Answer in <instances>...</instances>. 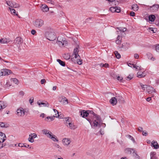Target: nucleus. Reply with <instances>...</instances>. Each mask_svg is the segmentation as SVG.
<instances>
[{
	"instance_id": "obj_1",
	"label": "nucleus",
	"mask_w": 159,
	"mask_h": 159,
	"mask_svg": "<svg viewBox=\"0 0 159 159\" xmlns=\"http://www.w3.org/2000/svg\"><path fill=\"white\" fill-rule=\"evenodd\" d=\"M89 115V114L93 115V118L92 120L88 118H86V120L90 123L91 126L93 128H95L98 127L100 128L102 124V121L100 116L94 113L92 111L88 110Z\"/></svg>"
},
{
	"instance_id": "obj_2",
	"label": "nucleus",
	"mask_w": 159,
	"mask_h": 159,
	"mask_svg": "<svg viewBox=\"0 0 159 159\" xmlns=\"http://www.w3.org/2000/svg\"><path fill=\"white\" fill-rule=\"evenodd\" d=\"M57 43L60 47H64L68 44L66 38L61 36L58 37Z\"/></svg>"
},
{
	"instance_id": "obj_3",
	"label": "nucleus",
	"mask_w": 159,
	"mask_h": 159,
	"mask_svg": "<svg viewBox=\"0 0 159 159\" xmlns=\"http://www.w3.org/2000/svg\"><path fill=\"white\" fill-rule=\"evenodd\" d=\"M45 35L47 38L50 41H53L57 38L56 35L53 31L46 32L45 33Z\"/></svg>"
},
{
	"instance_id": "obj_4",
	"label": "nucleus",
	"mask_w": 159,
	"mask_h": 159,
	"mask_svg": "<svg viewBox=\"0 0 159 159\" xmlns=\"http://www.w3.org/2000/svg\"><path fill=\"white\" fill-rule=\"evenodd\" d=\"M6 139L5 134L2 132H0V149L2 148L5 145L3 143Z\"/></svg>"
},
{
	"instance_id": "obj_5",
	"label": "nucleus",
	"mask_w": 159,
	"mask_h": 159,
	"mask_svg": "<svg viewBox=\"0 0 159 159\" xmlns=\"http://www.w3.org/2000/svg\"><path fill=\"white\" fill-rule=\"evenodd\" d=\"M78 49L77 48H75L74 49L73 52V53L72 55V57H74L75 58H77V63L79 65H81L82 64V61L79 59L80 58V56L78 55Z\"/></svg>"
},
{
	"instance_id": "obj_6",
	"label": "nucleus",
	"mask_w": 159,
	"mask_h": 159,
	"mask_svg": "<svg viewBox=\"0 0 159 159\" xmlns=\"http://www.w3.org/2000/svg\"><path fill=\"white\" fill-rule=\"evenodd\" d=\"M34 25L37 28L41 27L43 24V21L40 19H37L34 23Z\"/></svg>"
},
{
	"instance_id": "obj_7",
	"label": "nucleus",
	"mask_w": 159,
	"mask_h": 159,
	"mask_svg": "<svg viewBox=\"0 0 159 159\" xmlns=\"http://www.w3.org/2000/svg\"><path fill=\"white\" fill-rule=\"evenodd\" d=\"M16 111L17 115L19 116H24L26 112L25 110L22 107H20Z\"/></svg>"
},
{
	"instance_id": "obj_8",
	"label": "nucleus",
	"mask_w": 159,
	"mask_h": 159,
	"mask_svg": "<svg viewBox=\"0 0 159 159\" xmlns=\"http://www.w3.org/2000/svg\"><path fill=\"white\" fill-rule=\"evenodd\" d=\"M11 71L8 69H2L1 71L0 75L1 76L9 75L11 73Z\"/></svg>"
},
{
	"instance_id": "obj_9",
	"label": "nucleus",
	"mask_w": 159,
	"mask_h": 159,
	"mask_svg": "<svg viewBox=\"0 0 159 159\" xmlns=\"http://www.w3.org/2000/svg\"><path fill=\"white\" fill-rule=\"evenodd\" d=\"M116 98L115 97H112L110 100V102L111 104L113 105H116L117 102V100H119V99H120V98H122V97L121 96H116Z\"/></svg>"
},
{
	"instance_id": "obj_10",
	"label": "nucleus",
	"mask_w": 159,
	"mask_h": 159,
	"mask_svg": "<svg viewBox=\"0 0 159 159\" xmlns=\"http://www.w3.org/2000/svg\"><path fill=\"white\" fill-rule=\"evenodd\" d=\"M14 42L17 46H20L23 43V40L21 38L18 37L15 39Z\"/></svg>"
},
{
	"instance_id": "obj_11",
	"label": "nucleus",
	"mask_w": 159,
	"mask_h": 159,
	"mask_svg": "<svg viewBox=\"0 0 159 159\" xmlns=\"http://www.w3.org/2000/svg\"><path fill=\"white\" fill-rule=\"evenodd\" d=\"M147 91L149 94H152L155 93V89L152 86H148L147 87Z\"/></svg>"
},
{
	"instance_id": "obj_12",
	"label": "nucleus",
	"mask_w": 159,
	"mask_h": 159,
	"mask_svg": "<svg viewBox=\"0 0 159 159\" xmlns=\"http://www.w3.org/2000/svg\"><path fill=\"white\" fill-rule=\"evenodd\" d=\"M159 7L158 5H154L150 7V9L151 11L155 12L157 11Z\"/></svg>"
},
{
	"instance_id": "obj_13",
	"label": "nucleus",
	"mask_w": 159,
	"mask_h": 159,
	"mask_svg": "<svg viewBox=\"0 0 159 159\" xmlns=\"http://www.w3.org/2000/svg\"><path fill=\"white\" fill-rule=\"evenodd\" d=\"M80 115L82 117L84 118L89 116V113L87 111L83 110L80 111Z\"/></svg>"
},
{
	"instance_id": "obj_14",
	"label": "nucleus",
	"mask_w": 159,
	"mask_h": 159,
	"mask_svg": "<svg viewBox=\"0 0 159 159\" xmlns=\"http://www.w3.org/2000/svg\"><path fill=\"white\" fill-rule=\"evenodd\" d=\"M151 146L153 147L156 149H157L159 148V145L156 141H153L152 142Z\"/></svg>"
},
{
	"instance_id": "obj_15",
	"label": "nucleus",
	"mask_w": 159,
	"mask_h": 159,
	"mask_svg": "<svg viewBox=\"0 0 159 159\" xmlns=\"http://www.w3.org/2000/svg\"><path fill=\"white\" fill-rule=\"evenodd\" d=\"M42 133L43 134L46 135L48 137L49 136V134L51 135L52 134V133L49 130L46 129H44L42 130Z\"/></svg>"
},
{
	"instance_id": "obj_16",
	"label": "nucleus",
	"mask_w": 159,
	"mask_h": 159,
	"mask_svg": "<svg viewBox=\"0 0 159 159\" xmlns=\"http://www.w3.org/2000/svg\"><path fill=\"white\" fill-rule=\"evenodd\" d=\"M9 39L3 38L0 39V43H8L10 41Z\"/></svg>"
},
{
	"instance_id": "obj_17",
	"label": "nucleus",
	"mask_w": 159,
	"mask_h": 159,
	"mask_svg": "<svg viewBox=\"0 0 159 159\" xmlns=\"http://www.w3.org/2000/svg\"><path fill=\"white\" fill-rule=\"evenodd\" d=\"M62 142L64 145H68L70 143L71 141L68 139L64 138L62 140Z\"/></svg>"
},
{
	"instance_id": "obj_18",
	"label": "nucleus",
	"mask_w": 159,
	"mask_h": 159,
	"mask_svg": "<svg viewBox=\"0 0 159 159\" xmlns=\"http://www.w3.org/2000/svg\"><path fill=\"white\" fill-rule=\"evenodd\" d=\"M64 124L67 127H68V123L71 122L70 118L69 117L64 118Z\"/></svg>"
},
{
	"instance_id": "obj_19",
	"label": "nucleus",
	"mask_w": 159,
	"mask_h": 159,
	"mask_svg": "<svg viewBox=\"0 0 159 159\" xmlns=\"http://www.w3.org/2000/svg\"><path fill=\"white\" fill-rule=\"evenodd\" d=\"M57 117V114H55V116H54L53 117L52 116H48L45 119V120L47 121L48 122H50L52 121L54 119V117Z\"/></svg>"
},
{
	"instance_id": "obj_20",
	"label": "nucleus",
	"mask_w": 159,
	"mask_h": 159,
	"mask_svg": "<svg viewBox=\"0 0 159 159\" xmlns=\"http://www.w3.org/2000/svg\"><path fill=\"white\" fill-rule=\"evenodd\" d=\"M49 136H48V138L51 139L53 141H56L57 142L58 141V140L56 137L55 135L51 134V135L49 134Z\"/></svg>"
},
{
	"instance_id": "obj_21",
	"label": "nucleus",
	"mask_w": 159,
	"mask_h": 159,
	"mask_svg": "<svg viewBox=\"0 0 159 159\" xmlns=\"http://www.w3.org/2000/svg\"><path fill=\"white\" fill-rule=\"evenodd\" d=\"M150 159H158V157L156 156V153L155 152L150 153Z\"/></svg>"
},
{
	"instance_id": "obj_22",
	"label": "nucleus",
	"mask_w": 159,
	"mask_h": 159,
	"mask_svg": "<svg viewBox=\"0 0 159 159\" xmlns=\"http://www.w3.org/2000/svg\"><path fill=\"white\" fill-rule=\"evenodd\" d=\"M41 8L43 12H46L49 10V8L46 5H42Z\"/></svg>"
},
{
	"instance_id": "obj_23",
	"label": "nucleus",
	"mask_w": 159,
	"mask_h": 159,
	"mask_svg": "<svg viewBox=\"0 0 159 159\" xmlns=\"http://www.w3.org/2000/svg\"><path fill=\"white\" fill-rule=\"evenodd\" d=\"M129 47V44L127 43H125L122 44L121 48L123 49L124 50H126Z\"/></svg>"
},
{
	"instance_id": "obj_24",
	"label": "nucleus",
	"mask_w": 159,
	"mask_h": 159,
	"mask_svg": "<svg viewBox=\"0 0 159 159\" xmlns=\"http://www.w3.org/2000/svg\"><path fill=\"white\" fill-rule=\"evenodd\" d=\"M68 127L70 128L71 129H75L77 128V127L74 125L73 123H68Z\"/></svg>"
},
{
	"instance_id": "obj_25",
	"label": "nucleus",
	"mask_w": 159,
	"mask_h": 159,
	"mask_svg": "<svg viewBox=\"0 0 159 159\" xmlns=\"http://www.w3.org/2000/svg\"><path fill=\"white\" fill-rule=\"evenodd\" d=\"M134 151V149L131 148H126L125 149V152L126 153L131 154L132 152Z\"/></svg>"
},
{
	"instance_id": "obj_26",
	"label": "nucleus",
	"mask_w": 159,
	"mask_h": 159,
	"mask_svg": "<svg viewBox=\"0 0 159 159\" xmlns=\"http://www.w3.org/2000/svg\"><path fill=\"white\" fill-rule=\"evenodd\" d=\"M8 126L9 125L7 123L2 122H0V126L2 128H7L8 127Z\"/></svg>"
},
{
	"instance_id": "obj_27",
	"label": "nucleus",
	"mask_w": 159,
	"mask_h": 159,
	"mask_svg": "<svg viewBox=\"0 0 159 159\" xmlns=\"http://www.w3.org/2000/svg\"><path fill=\"white\" fill-rule=\"evenodd\" d=\"M137 77L138 78H143L145 76V73L143 72L142 73L140 72H139L137 73Z\"/></svg>"
},
{
	"instance_id": "obj_28",
	"label": "nucleus",
	"mask_w": 159,
	"mask_h": 159,
	"mask_svg": "<svg viewBox=\"0 0 159 159\" xmlns=\"http://www.w3.org/2000/svg\"><path fill=\"white\" fill-rule=\"evenodd\" d=\"M15 2H14L11 1H8L7 2V4L10 7H11L13 8V7H14V4Z\"/></svg>"
},
{
	"instance_id": "obj_29",
	"label": "nucleus",
	"mask_w": 159,
	"mask_h": 159,
	"mask_svg": "<svg viewBox=\"0 0 159 159\" xmlns=\"http://www.w3.org/2000/svg\"><path fill=\"white\" fill-rule=\"evenodd\" d=\"M6 106L5 105L4 102L2 101H0V110L5 108Z\"/></svg>"
},
{
	"instance_id": "obj_30",
	"label": "nucleus",
	"mask_w": 159,
	"mask_h": 159,
	"mask_svg": "<svg viewBox=\"0 0 159 159\" xmlns=\"http://www.w3.org/2000/svg\"><path fill=\"white\" fill-rule=\"evenodd\" d=\"M155 19V17L154 15H151L149 16V19L151 21H154Z\"/></svg>"
},
{
	"instance_id": "obj_31",
	"label": "nucleus",
	"mask_w": 159,
	"mask_h": 159,
	"mask_svg": "<svg viewBox=\"0 0 159 159\" xmlns=\"http://www.w3.org/2000/svg\"><path fill=\"white\" fill-rule=\"evenodd\" d=\"M38 104L39 105H40L41 104L43 105V106L44 107L47 106L48 107L49 106V104L48 102H41L40 103L39 102H37Z\"/></svg>"
},
{
	"instance_id": "obj_32",
	"label": "nucleus",
	"mask_w": 159,
	"mask_h": 159,
	"mask_svg": "<svg viewBox=\"0 0 159 159\" xmlns=\"http://www.w3.org/2000/svg\"><path fill=\"white\" fill-rule=\"evenodd\" d=\"M132 9L134 11H137L139 9V7L137 4H133L132 6Z\"/></svg>"
},
{
	"instance_id": "obj_33",
	"label": "nucleus",
	"mask_w": 159,
	"mask_h": 159,
	"mask_svg": "<svg viewBox=\"0 0 159 159\" xmlns=\"http://www.w3.org/2000/svg\"><path fill=\"white\" fill-rule=\"evenodd\" d=\"M133 156L134 157V159H140V157L134 151L133 153Z\"/></svg>"
},
{
	"instance_id": "obj_34",
	"label": "nucleus",
	"mask_w": 159,
	"mask_h": 159,
	"mask_svg": "<svg viewBox=\"0 0 159 159\" xmlns=\"http://www.w3.org/2000/svg\"><path fill=\"white\" fill-rule=\"evenodd\" d=\"M28 140L30 143H32L34 142V138L32 136V134H30L29 135V137L28 139Z\"/></svg>"
},
{
	"instance_id": "obj_35",
	"label": "nucleus",
	"mask_w": 159,
	"mask_h": 159,
	"mask_svg": "<svg viewBox=\"0 0 159 159\" xmlns=\"http://www.w3.org/2000/svg\"><path fill=\"white\" fill-rule=\"evenodd\" d=\"M147 55L148 58V59H150L151 60H152L153 61L154 60L155 58H153L152 57V55L150 53H148L147 54Z\"/></svg>"
},
{
	"instance_id": "obj_36",
	"label": "nucleus",
	"mask_w": 159,
	"mask_h": 159,
	"mask_svg": "<svg viewBox=\"0 0 159 159\" xmlns=\"http://www.w3.org/2000/svg\"><path fill=\"white\" fill-rule=\"evenodd\" d=\"M63 57L66 60L69 59L70 58V55L68 53L64 54H63Z\"/></svg>"
},
{
	"instance_id": "obj_37",
	"label": "nucleus",
	"mask_w": 159,
	"mask_h": 159,
	"mask_svg": "<svg viewBox=\"0 0 159 159\" xmlns=\"http://www.w3.org/2000/svg\"><path fill=\"white\" fill-rule=\"evenodd\" d=\"M25 143H19L18 144V146L20 147H25V148H29V147L30 145L28 144H27V145H25ZM26 145V144H25Z\"/></svg>"
},
{
	"instance_id": "obj_38",
	"label": "nucleus",
	"mask_w": 159,
	"mask_h": 159,
	"mask_svg": "<svg viewBox=\"0 0 159 159\" xmlns=\"http://www.w3.org/2000/svg\"><path fill=\"white\" fill-rule=\"evenodd\" d=\"M57 61L58 62L59 64L62 66H65V62L61 61V60L59 59H57Z\"/></svg>"
},
{
	"instance_id": "obj_39",
	"label": "nucleus",
	"mask_w": 159,
	"mask_h": 159,
	"mask_svg": "<svg viewBox=\"0 0 159 159\" xmlns=\"http://www.w3.org/2000/svg\"><path fill=\"white\" fill-rule=\"evenodd\" d=\"M114 53L115 55V56L117 58L119 59L120 58V55L118 52V51H115L114 52Z\"/></svg>"
},
{
	"instance_id": "obj_40",
	"label": "nucleus",
	"mask_w": 159,
	"mask_h": 159,
	"mask_svg": "<svg viewBox=\"0 0 159 159\" xmlns=\"http://www.w3.org/2000/svg\"><path fill=\"white\" fill-rule=\"evenodd\" d=\"M128 138L130 139H131L134 143H135V139L131 135L128 134L126 136Z\"/></svg>"
},
{
	"instance_id": "obj_41",
	"label": "nucleus",
	"mask_w": 159,
	"mask_h": 159,
	"mask_svg": "<svg viewBox=\"0 0 159 159\" xmlns=\"http://www.w3.org/2000/svg\"><path fill=\"white\" fill-rule=\"evenodd\" d=\"M10 9L11 11L12 14H13L14 15L17 16L18 14L16 13V11L14 9H11V8H9Z\"/></svg>"
},
{
	"instance_id": "obj_42",
	"label": "nucleus",
	"mask_w": 159,
	"mask_h": 159,
	"mask_svg": "<svg viewBox=\"0 0 159 159\" xmlns=\"http://www.w3.org/2000/svg\"><path fill=\"white\" fill-rule=\"evenodd\" d=\"M134 76V74H131L127 77V79H126V80L129 79V80H130L133 78Z\"/></svg>"
},
{
	"instance_id": "obj_43",
	"label": "nucleus",
	"mask_w": 159,
	"mask_h": 159,
	"mask_svg": "<svg viewBox=\"0 0 159 159\" xmlns=\"http://www.w3.org/2000/svg\"><path fill=\"white\" fill-rule=\"evenodd\" d=\"M117 29L120 30V31H121L123 32L127 30V29L125 28H122L121 27H117Z\"/></svg>"
},
{
	"instance_id": "obj_44",
	"label": "nucleus",
	"mask_w": 159,
	"mask_h": 159,
	"mask_svg": "<svg viewBox=\"0 0 159 159\" xmlns=\"http://www.w3.org/2000/svg\"><path fill=\"white\" fill-rule=\"evenodd\" d=\"M11 82H12L15 84H17L18 83V81L17 80L16 78H13L10 80Z\"/></svg>"
},
{
	"instance_id": "obj_45",
	"label": "nucleus",
	"mask_w": 159,
	"mask_h": 159,
	"mask_svg": "<svg viewBox=\"0 0 159 159\" xmlns=\"http://www.w3.org/2000/svg\"><path fill=\"white\" fill-rule=\"evenodd\" d=\"M116 9L115 12L119 13L120 11V7H115Z\"/></svg>"
},
{
	"instance_id": "obj_46",
	"label": "nucleus",
	"mask_w": 159,
	"mask_h": 159,
	"mask_svg": "<svg viewBox=\"0 0 159 159\" xmlns=\"http://www.w3.org/2000/svg\"><path fill=\"white\" fill-rule=\"evenodd\" d=\"M140 85L142 87V89L144 91L145 90L146 88L147 89V87L148 86L147 85L142 84H141Z\"/></svg>"
},
{
	"instance_id": "obj_47",
	"label": "nucleus",
	"mask_w": 159,
	"mask_h": 159,
	"mask_svg": "<svg viewBox=\"0 0 159 159\" xmlns=\"http://www.w3.org/2000/svg\"><path fill=\"white\" fill-rule=\"evenodd\" d=\"M110 11L112 12H115L116 9L115 7H111L110 8Z\"/></svg>"
},
{
	"instance_id": "obj_48",
	"label": "nucleus",
	"mask_w": 159,
	"mask_h": 159,
	"mask_svg": "<svg viewBox=\"0 0 159 159\" xmlns=\"http://www.w3.org/2000/svg\"><path fill=\"white\" fill-rule=\"evenodd\" d=\"M11 84H10V83L9 81L7 82L6 84L5 85V87L6 88H8L11 86Z\"/></svg>"
},
{
	"instance_id": "obj_49",
	"label": "nucleus",
	"mask_w": 159,
	"mask_h": 159,
	"mask_svg": "<svg viewBox=\"0 0 159 159\" xmlns=\"http://www.w3.org/2000/svg\"><path fill=\"white\" fill-rule=\"evenodd\" d=\"M154 96V95L153 93L152 94V96L151 97H148L146 99L147 101L148 102H149L151 99V98L153 97Z\"/></svg>"
},
{
	"instance_id": "obj_50",
	"label": "nucleus",
	"mask_w": 159,
	"mask_h": 159,
	"mask_svg": "<svg viewBox=\"0 0 159 159\" xmlns=\"http://www.w3.org/2000/svg\"><path fill=\"white\" fill-rule=\"evenodd\" d=\"M149 29L150 31H152L153 33H154L156 31V29L155 28H149Z\"/></svg>"
},
{
	"instance_id": "obj_51",
	"label": "nucleus",
	"mask_w": 159,
	"mask_h": 159,
	"mask_svg": "<svg viewBox=\"0 0 159 159\" xmlns=\"http://www.w3.org/2000/svg\"><path fill=\"white\" fill-rule=\"evenodd\" d=\"M141 66H133V68H136L138 70H141Z\"/></svg>"
},
{
	"instance_id": "obj_52",
	"label": "nucleus",
	"mask_w": 159,
	"mask_h": 159,
	"mask_svg": "<svg viewBox=\"0 0 159 159\" xmlns=\"http://www.w3.org/2000/svg\"><path fill=\"white\" fill-rule=\"evenodd\" d=\"M156 51L159 52V44H157L156 47Z\"/></svg>"
},
{
	"instance_id": "obj_53",
	"label": "nucleus",
	"mask_w": 159,
	"mask_h": 159,
	"mask_svg": "<svg viewBox=\"0 0 159 159\" xmlns=\"http://www.w3.org/2000/svg\"><path fill=\"white\" fill-rule=\"evenodd\" d=\"M142 134L144 136H146L148 135V133L146 131L143 130Z\"/></svg>"
},
{
	"instance_id": "obj_54",
	"label": "nucleus",
	"mask_w": 159,
	"mask_h": 159,
	"mask_svg": "<svg viewBox=\"0 0 159 159\" xmlns=\"http://www.w3.org/2000/svg\"><path fill=\"white\" fill-rule=\"evenodd\" d=\"M117 79L118 80L121 81L123 79V78L122 77L118 76L117 77Z\"/></svg>"
},
{
	"instance_id": "obj_55",
	"label": "nucleus",
	"mask_w": 159,
	"mask_h": 159,
	"mask_svg": "<svg viewBox=\"0 0 159 159\" xmlns=\"http://www.w3.org/2000/svg\"><path fill=\"white\" fill-rule=\"evenodd\" d=\"M30 134H32V136L34 139L37 137V135L35 133H32Z\"/></svg>"
},
{
	"instance_id": "obj_56",
	"label": "nucleus",
	"mask_w": 159,
	"mask_h": 159,
	"mask_svg": "<svg viewBox=\"0 0 159 159\" xmlns=\"http://www.w3.org/2000/svg\"><path fill=\"white\" fill-rule=\"evenodd\" d=\"M14 7H13V8H17L19 7V5L17 4L16 3V2L14 4Z\"/></svg>"
},
{
	"instance_id": "obj_57",
	"label": "nucleus",
	"mask_w": 159,
	"mask_h": 159,
	"mask_svg": "<svg viewBox=\"0 0 159 159\" xmlns=\"http://www.w3.org/2000/svg\"><path fill=\"white\" fill-rule=\"evenodd\" d=\"M55 146L59 149L58 150L59 151H61V148L58 144H56Z\"/></svg>"
},
{
	"instance_id": "obj_58",
	"label": "nucleus",
	"mask_w": 159,
	"mask_h": 159,
	"mask_svg": "<svg viewBox=\"0 0 159 159\" xmlns=\"http://www.w3.org/2000/svg\"><path fill=\"white\" fill-rule=\"evenodd\" d=\"M139 57V55L138 54L135 53L134 54V57L135 59H138Z\"/></svg>"
},
{
	"instance_id": "obj_59",
	"label": "nucleus",
	"mask_w": 159,
	"mask_h": 159,
	"mask_svg": "<svg viewBox=\"0 0 159 159\" xmlns=\"http://www.w3.org/2000/svg\"><path fill=\"white\" fill-rule=\"evenodd\" d=\"M130 15L131 16H135V13L133 11H131L130 13Z\"/></svg>"
},
{
	"instance_id": "obj_60",
	"label": "nucleus",
	"mask_w": 159,
	"mask_h": 159,
	"mask_svg": "<svg viewBox=\"0 0 159 159\" xmlns=\"http://www.w3.org/2000/svg\"><path fill=\"white\" fill-rule=\"evenodd\" d=\"M46 82V80L44 79H42L41 80V84H43Z\"/></svg>"
},
{
	"instance_id": "obj_61",
	"label": "nucleus",
	"mask_w": 159,
	"mask_h": 159,
	"mask_svg": "<svg viewBox=\"0 0 159 159\" xmlns=\"http://www.w3.org/2000/svg\"><path fill=\"white\" fill-rule=\"evenodd\" d=\"M34 98H31L30 99L29 102L31 104L32 103L34 102Z\"/></svg>"
},
{
	"instance_id": "obj_62",
	"label": "nucleus",
	"mask_w": 159,
	"mask_h": 159,
	"mask_svg": "<svg viewBox=\"0 0 159 159\" xmlns=\"http://www.w3.org/2000/svg\"><path fill=\"white\" fill-rule=\"evenodd\" d=\"M36 33V31L34 30H32L31 31V33L33 35H34Z\"/></svg>"
},
{
	"instance_id": "obj_63",
	"label": "nucleus",
	"mask_w": 159,
	"mask_h": 159,
	"mask_svg": "<svg viewBox=\"0 0 159 159\" xmlns=\"http://www.w3.org/2000/svg\"><path fill=\"white\" fill-rule=\"evenodd\" d=\"M138 130L139 132H142L143 130V128L142 127H139L138 129Z\"/></svg>"
},
{
	"instance_id": "obj_64",
	"label": "nucleus",
	"mask_w": 159,
	"mask_h": 159,
	"mask_svg": "<svg viewBox=\"0 0 159 159\" xmlns=\"http://www.w3.org/2000/svg\"><path fill=\"white\" fill-rule=\"evenodd\" d=\"M122 39V37L120 35H118L116 40H121Z\"/></svg>"
}]
</instances>
